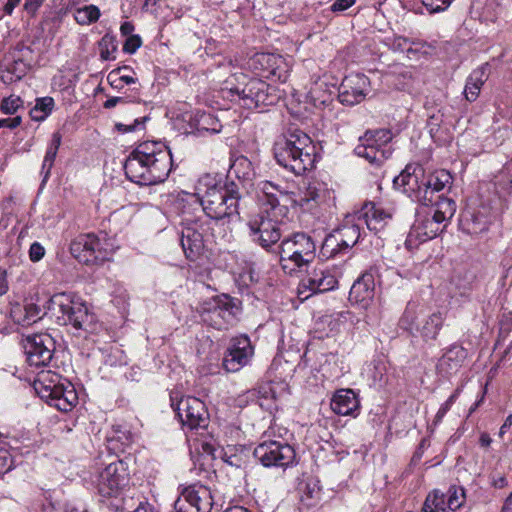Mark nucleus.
<instances>
[{"mask_svg": "<svg viewBox=\"0 0 512 512\" xmlns=\"http://www.w3.org/2000/svg\"><path fill=\"white\" fill-rule=\"evenodd\" d=\"M501 512H512V493L506 498Z\"/></svg>", "mask_w": 512, "mask_h": 512, "instance_id": "774afa93", "label": "nucleus"}, {"mask_svg": "<svg viewBox=\"0 0 512 512\" xmlns=\"http://www.w3.org/2000/svg\"><path fill=\"white\" fill-rule=\"evenodd\" d=\"M13 320L18 324L25 326L36 322L39 319V309L34 304H28L24 307L17 306L12 309Z\"/></svg>", "mask_w": 512, "mask_h": 512, "instance_id": "473e14b6", "label": "nucleus"}, {"mask_svg": "<svg viewBox=\"0 0 512 512\" xmlns=\"http://www.w3.org/2000/svg\"><path fill=\"white\" fill-rule=\"evenodd\" d=\"M253 355L254 348L248 336L234 337L223 358V367L227 372H238L250 363Z\"/></svg>", "mask_w": 512, "mask_h": 512, "instance_id": "4be33fe9", "label": "nucleus"}, {"mask_svg": "<svg viewBox=\"0 0 512 512\" xmlns=\"http://www.w3.org/2000/svg\"><path fill=\"white\" fill-rule=\"evenodd\" d=\"M126 99L124 97H120V96H117V97H111V98H108L103 106L104 108L106 109H111V108H114L117 104L119 103H126Z\"/></svg>", "mask_w": 512, "mask_h": 512, "instance_id": "052dcab7", "label": "nucleus"}, {"mask_svg": "<svg viewBox=\"0 0 512 512\" xmlns=\"http://www.w3.org/2000/svg\"><path fill=\"white\" fill-rule=\"evenodd\" d=\"M171 401V406L183 426L193 430L208 425L209 415L204 402L199 398L187 396L174 403L171 397Z\"/></svg>", "mask_w": 512, "mask_h": 512, "instance_id": "6ab92c4d", "label": "nucleus"}, {"mask_svg": "<svg viewBox=\"0 0 512 512\" xmlns=\"http://www.w3.org/2000/svg\"><path fill=\"white\" fill-rule=\"evenodd\" d=\"M385 372L386 368L383 363L378 362L374 364V373L372 377L375 385H381V383L384 381Z\"/></svg>", "mask_w": 512, "mask_h": 512, "instance_id": "6e6d98bb", "label": "nucleus"}, {"mask_svg": "<svg viewBox=\"0 0 512 512\" xmlns=\"http://www.w3.org/2000/svg\"><path fill=\"white\" fill-rule=\"evenodd\" d=\"M485 81L486 74L484 68L476 69L469 75L463 91L465 98L469 102H473L477 99Z\"/></svg>", "mask_w": 512, "mask_h": 512, "instance_id": "7c9ffc66", "label": "nucleus"}, {"mask_svg": "<svg viewBox=\"0 0 512 512\" xmlns=\"http://www.w3.org/2000/svg\"><path fill=\"white\" fill-rule=\"evenodd\" d=\"M449 411V409H447L445 406H443V404L440 406L439 410L437 411L436 415H435V418H434V421H433V424L436 426L438 424H440L443 420V418L445 417V415L447 414V412Z\"/></svg>", "mask_w": 512, "mask_h": 512, "instance_id": "e2e57ef3", "label": "nucleus"}, {"mask_svg": "<svg viewBox=\"0 0 512 512\" xmlns=\"http://www.w3.org/2000/svg\"><path fill=\"white\" fill-rule=\"evenodd\" d=\"M452 183L451 174L444 169L436 170L425 176V186H427V206L433 204L436 193L448 190Z\"/></svg>", "mask_w": 512, "mask_h": 512, "instance_id": "c756f323", "label": "nucleus"}, {"mask_svg": "<svg viewBox=\"0 0 512 512\" xmlns=\"http://www.w3.org/2000/svg\"><path fill=\"white\" fill-rule=\"evenodd\" d=\"M44 0H26L24 4L25 11L34 16L37 10L40 8Z\"/></svg>", "mask_w": 512, "mask_h": 512, "instance_id": "4d7b16f0", "label": "nucleus"}, {"mask_svg": "<svg viewBox=\"0 0 512 512\" xmlns=\"http://www.w3.org/2000/svg\"><path fill=\"white\" fill-rule=\"evenodd\" d=\"M447 505L449 510H458L465 502V491L462 487L451 486L447 493Z\"/></svg>", "mask_w": 512, "mask_h": 512, "instance_id": "a19ab883", "label": "nucleus"}, {"mask_svg": "<svg viewBox=\"0 0 512 512\" xmlns=\"http://www.w3.org/2000/svg\"><path fill=\"white\" fill-rule=\"evenodd\" d=\"M425 171L420 165L409 164L394 178V187L406 194L412 201L427 206V186H425Z\"/></svg>", "mask_w": 512, "mask_h": 512, "instance_id": "dca6fc26", "label": "nucleus"}, {"mask_svg": "<svg viewBox=\"0 0 512 512\" xmlns=\"http://www.w3.org/2000/svg\"><path fill=\"white\" fill-rule=\"evenodd\" d=\"M324 194V190L319 189L315 184H310L306 192L304 193V196L300 198L298 201L296 198V203H299L301 206L308 205L311 201L313 202H320L322 199V195Z\"/></svg>", "mask_w": 512, "mask_h": 512, "instance_id": "79ce46f5", "label": "nucleus"}, {"mask_svg": "<svg viewBox=\"0 0 512 512\" xmlns=\"http://www.w3.org/2000/svg\"><path fill=\"white\" fill-rule=\"evenodd\" d=\"M362 223L363 227L370 231L379 232L392 219V211L385 209L380 204L374 202H366L360 210L354 212Z\"/></svg>", "mask_w": 512, "mask_h": 512, "instance_id": "393cba45", "label": "nucleus"}, {"mask_svg": "<svg viewBox=\"0 0 512 512\" xmlns=\"http://www.w3.org/2000/svg\"><path fill=\"white\" fill-rule=\"evenodd\" d=\"M249 68L258 76L286 82L291 65L281 55L274 53H256L248 61Z\"/></svg>", "mask_w": 512, "mask_h": 512, "instance_id": "f3484780", "label": "nucleus"}, {"mask_svg": "<svg viewBox=\"0 0 512 512\" xmlns=\"http://www.w3.org/2000/svg\"><path fill=\"white\" fill-rule=\"evenodd\" d=\"M259 212L251 215L248 228L252 240L269 250L282 236L280 225L289 206L296 204L295 194L270 181L257 185Z\"/></svg>", "mask_w": 512, "mask_h": 512, "instance_id": "f257e3e1", "label": "nucleus"}, {"mask_svg": "<svg viewBox=\"0 0 512 512\" xmlns=\"http://www.w3.org/2000/svg\"><path fill=\"white\" fill-rule=\"evenodd\" d=\"M487 230V224L486 222L484 223H480L479 222V218L478 217H474L472 219V226L468 227L467 228V231L470 233V234H478V233H481L483 231Z\"/></svg>", "mask_w": 512, "mask_h": 512, "instance_id": "13d9d810", "label": "nucleus"}, {"mask_svg": "<svg viewBox=\"0 0 512 512\" xmlns=\"http://www.w3.org/2000/svg\"><path fill=\"white\" fill-rule=\"evenodd\" d=\"M14 465L13 457L4 444H0V476L7 473Z\"/></svg>", "mask_w": 512, "mask_h": 512, "instance_id": "49530a36", "label": "nucleus"}, {"mask_svg": "<svg viewBox=\"0 0 512 512\" xmlns=\"http://www.w3.org/2000/svg\"><path fill=\"white\" fill-rule=\"evenodd\" d=\"M100 47V56L103 60L108 61L111 59H114V56H112V53L116 51V46L113 42V39L108 37L107 35L104 36L101 41L99 42Z\"/></svg>", "mask_w": 512, "mask_h": 512, "instance_id": "de8ad7c7", "label": "nucleus"}, {"mask_svg": "<svg viewBox=\"0 0 512 512\" xmlns=\"http://www.w3.org/2000/svg\"><path fill=\"white\" fill-rule=\"evenodd\" d=\"M511 426H512V414L507 416L504 423L500 427V430L498 433L499 437L502 438Z\"/></svg>", "mask_w": 512, "mask_h": 512, "instance_id": "338daca9", "label": "nucleus"}, {"mask_svg": "<svg viewBox=\"0 0 512 512\" xmlns=\"http://www.w3.org/2000/svg\"><path fill=\"white\" fill-rule=\"evenodd\" d=\"M195 190L202 213L210 219L226 224L239 218L240 194L234 182L221 184L214 176L206 174L198 179Z\"/></svg>", "mask_w": 512, "mask_h": 512, "instance_id": "7ed1b4c3", "label": "nucleus"}, {"mask_svg": "<svg viewBox=\"0 0 512 512\" xmlns=\"http://www.w3.org/2000/svg\"><path fill=\"white\" fill-rule=\"evenodd\" d=\"M224 99L247 109H260L274 105L281 98L279 90L259 78H248L244 73L230 75L220 88Z\"/></svg>", "mask_w": 512, "mask_h": 512, "instance_id": "39448f33", "label": "nucleus"}, {"mask_svg": "<svg viewBox=\"0 0 512 512\" xmlns=\"http://www.w3.org/2000/svg\"><path fill=\"white\" fill-rule=\"evenodd\" d=\"M356 0H335L330 6L332 12H343L353 6Z\"/></svg>", "mask_w": 512, "mask_h": 512, "instance_id": "5fc2aeb1", "label": "nucleus"}, {"mask_svg": "<svg viewBox=\"0 0 512 512\" xmlns=\"http://www.w3.org/2000/svg\"><path fill=\"white\" fill-rule=\"evenodd\" d=\"M197 129L199 131L219 133L222 129V125L213 115L202 113L197 120Z\"/></svg>", "mask_w": 512, "mask_h": 512, "instance_id": "ea45409f", "label": "nucleus"}, {"mask_svg": "<svg viewBox=\"0 0 512 512\" xmlns=\"http://www.w3.org/2000/svg\"><path fill=\"white\" fill-rule=\"evenodd\" d=\"M423 512H449L446 495L439 490H433L425 499Z\"/></svg>", "mask_w": 512, "mask_h": 512, "instance_id": "72a5a7b5", "label": "nucleus"}, {"mask_svg": "<svg viewBox=\"0 0 512 512\" xmlns=\"http://www.w3.org/2000/svg\"><path fill=\"white\" fill-rule=\"evenodd\" d=\"M127 70H130L127 66L112 70L107 76L108 82H117V80H122L126 85L136 83L137 79L135 77L124 73Z\"/></svg>", "mask_w": 512, "mask_h": 512, "instance_id": "c03bdc74", "label": "nucleus"}, {"mask_svg": "<svg viewBox=\"0 0 512 512\" xmlns=\"http://www.w3.org/2000/svg\"><path fill=\"white\" fill-rule=\"evenodd\" d=\"M183 492L193 504L192 512H210L213 506V497L208 487L201 484H193L183 489Z\"/></svg>", "mask_w": 512, "mask_h": 512, "instance_id": "c85d7f7f", "label": "nucleus"}, {"mask_svg": "<svg viewBox=\"0 0 512 512\" xmlns=\"http://www.w3.org/2000/svg\"><path fill=\"white\" fill-rule=\"evenodd\" d=\"M38 396L61 412L71 411L78 403L74 385L51 371H41L34 381Z\"/></svg>", "mask_w": 512, "mask_h": 512, "instance_id": "1a4fd4ad", "label": "nucleus"}, {"mask_svg": "<svg viewBox=\"0 0 512 512\" xmlns=\"http://www.w3.org/2000/svg\"><path fill=\"white\" fill-rule=\"evenodd\" d=\"M455 211L456 204L452 199L438 196L435 207L416 214V219L405 241L406 247L413 249L420 243L437 237L444 230Z\"/></svg>", "mask_w": 512, "mask_h": 512, "instance_id": "0eeeda50", "label": "nucleus"}, {"mask_svg": "<svg viewBox=\"0 0 512 512\" xmlns=\"http://www.w3.org/2000/svg\"><path fill=\"white\" fill-rule=\"evenodd\" d=\"M374 293V277L370 273H364L353 283L349 292V300L362 308H367L374 298Z\"/></svg>", "mask_w": 512, "mask_h": 512, "instance_id": "a878e982", "label": "nucleus"}, {"mask_svg": "<svg viewBox=\"0 0 512 512\" xmlns=\"http://www.w3.org/2000/svg\"><path fill=\"white\" fill-rule=\"evenodd\" d=\"M369 91V78L364 74L351 73L343 79L338 98L342 104L353 106L362 102Z\"/></svg>", "mask_w": 512, "mask_h": 512, "instance_id": "5701e85b", "label": "nucleus"}, {"mask_svg": "<svg viewBox=\"0 0 512 512\" xmlns=\"http://www.w3.org/2000/svg\"><path fill=\"white\" fill-rule=\"evenodd\" d=\"M358 219L355 213L346 215L342 224L324 239L320 255L329 259L356 245L365 234Z\"/></svg>", "mask_w": 512, "mask_h": 512, "instance_id": "9b49d317", "label": "nucleus"}, {"mask_svg": "<svg viewBox=\"0 0 512 512\" xmlns=\"http://www.w3.org/2000/svg\"><path fill=\"white\" fill-rule=\"evenodd\" d=\"M276 162L295 175H302L314 167L316 146L303 131L295 129L279 138L274 144Z\"/></svg>", "mask_w": 512, "mask_h": 512, "instance_id": "423d86ee", "label": "nucleus"}, {"mask_svg": "<svg viewBox=\"0 0 512 512\" xmlns=\"http://www.w3.org/2000/svg\"><path fill=\"white\" fill-rule=\"evenodd\" d=\"M239 313L235 299L222 294L205 301L202 305V320L217 330L227 329Z\"/></svg>", "mask_w": 512, "mask_h": 512, "instance_id": "ddd939ff", "label": "nucleus"}, {"mask_svg": "<svg viewBox=\"0 0 512 512\" xmlns=\"http://www.w3.org/2000/svg\"><path fill=\"white\" fill-rule=\"evenodd\" d=\"M421 2L430 14H435L447 10L453 0H421Z\"/></svg>", "mask_w": 512, "mask_h": 512, "instance_id": "a18cd8bd", "label": "nucleus"}, {"mask_svg": "<svg viewBox=\"0 0 512 512\" xmlns=\"http://www.w3.org/2000/svg\"><path fill=\"white\" fill-rule=\"evenodd\" d=\"M173 166L169 147L161 141L139 143L124 163L126 177L139 185H156L164 182Z\"/></svg>", "mask_w": 512, "mask_h": 512, "instance_id": "f03ea898", "label": "nucleus"}, {"mask_svg": "<svg viewBox=\"0 0 512 512\" xmlns=\"http://www.w3.org/2000/svg\"><path fill=\"white\" fill-rule=\"evenodd\" d=\"M100 15V9L91 4L77 8L74 13V19L79 25H90L97 22Z\"/></svg>", "mask_w": 512, "mask_h": 512, "instance_id": "c9c22d12", "label": "nucleus"}, {"mask_svg": "<svg viewBox=\"0 0 512 512\" xmlns=\"http://www.w3.org/2000/svg\"><path fill=\"white\" fill-rule=\"evenodd\" d=\"M316 256V244L303 232L284 238L279 245L280 265L285 273L292 274L310 264Z\"/></svg>", "mask_w": 512, "mask_h": 512, "instance_id": "9d476101", "label": "nucleus"}, {"mask_svg": "<svg viewBox=\"0 0 512 512\" xmlns=\"http://www.w3.org/2000/svg\"><path fill=\"white\" fill-rule=\"evenodd\" d=\"M334 413L342 416H357L360 402L352 389H339L335 392L330 403Z\"/></svg>", "mask_w": 512, "mask_h": 512, "instance_id": "bb28decb", "label": "nucleus"}, {"mask_svg": "<svg viewBox=\"0 0 512 512\" xmlns=\"http://www.w3.org/2000/svg\"><path fill=\"white\" fill-rule=\"evenodd\" d=\"M21 124V117L16 116L13 118H5L0 119V128L7 127L9 129H14Z\"/></svg>", "mask_w": 512, "mask_h": 512, "instance_id": "bf43d9fd", "label": "nucleus"}, {"mask_svg": "<svg viewBox=\"0 0 512 512\" xmlns=\"http://www.w3.org/2000/svg\"><path fill=\"white\" fill-rule=\"evenodd\" d=\"M45 255V248L39 242H33L29 248V258L32 262L40 261Z\"/></svg>", "mask_w": 512, "mask_h": 512, "instance_id": "864d4df0", "label": "nucleus"}, {"mask_svg": "<svg viewBox=\"0 0 512 512\" xmlns=\"http://www.w3.org/2000/svg\"><path fill=\"white\" fill-rule=\"evenodd\" d=\"M496 185L506 192H512V157L495 177Z\"/></svg>", "mask_w": 512, "mask_h": 512, "instance_id": "4c0bfd02", "label": "nucleus"}, {"mask_svg": "<svg viewBox=\"0 0 512 512\" xmlns=\"http://www.w3.org/2000/svg\"><path fill=\"white\" fill-rule=\"evenodd\" d=\"M338 285L337 275L335 271L326 267H316L304 278L299 285V294L304 291H310V295L314 293H324L335 289Z\"/></svg>", "mask_w": 512, "mask_h": 512, "instance_id": "b1692460", "label": "nucleus"}, {"mask_svg": "<svg viewBox=\"0 0 512 512\" xmlns=\"http://www.w3.org/2000/svg\"><path fill=\"white\" fill-rule=\"evenodd\" d=\"M392 137L389 129L367 131L363 137H360L355 153L369 163L379 166L392 154L390 145Z\"/></svg>", "mask_w": 512, "mask_h": 512, "instance_id": "f8f14e48", "label": "nucleus"}, {"mask_svg": "<svg viewBox=\"0 0 512 512\" xmlns=\"http://www.w3.org/2000/svg\"><path fill=\"white\" fill-rule=\"evenodd\" d=\"M445 321V314L436 311L422 320L420 325L416 323V315L414 311L406 309L400 318L399 325L402 329L414 334L418 332L421 338L425 341L436 340Z\"/></svg>", "mask_w": 512, "mask_h": 512, "instance_id": "aec40b11", "label": "nucleus"}, {"mask_svg": "<svg viewBox=\"0 0 512 512\" xmlns=\"http://www.w3.org/2000/svg\"><path fill=\"white\" fill-rule=\"evenodd\" d=\"M134 31V25L131 22H124L120 26V32L123 36H131Z\"/></svg>", "mask_w": 512, "mask_h": 512, "instance_id": "0e129e2a", "label": "nucleus"}, {"mask_svg": "<svg viewBox=\"0 0 512 512\" xmlns=\"http://www.w3.org/2000/svg\"><path fill=\"white\" fill-rule=\"evenodd\" d=\"M467 350L460 345L453 344L446 349L439 359L437 369L440 373L451 375L458 371L467 358Z\"/></svg>", "mask_w": 512, "mask_h": 512, "instance_id": "cd10ccee", "label": "nucleus"}, {"mask_svg": "<svg viewBox=\"0 0 512 512\" xmlns=\"http://www.w3.org/2000/svg\"><path fill=\"white\" fill-rule=\"evenodd\" d=\"M254 457L265 467L286 468L293 464L295 451L292 446L281 441H264L254 449Z\"/></svg>", "mask_w": 512, "mask_h": 512, "instance_id": "a211bd4d", "label": "nucleus"}, {"mask_svg": "<svg viewBox=\"0 0 512 512\" xmlns=\"http://www.w3.org/2000/svg\"><path fill=\"white\" fill-rule=\"evenodd\" d=\"M142 40L139 35H131L127 37L123 50L126 53L133 54L137 51V49L141 46Z\"/></svg>", "mask_w": 512, "mask_h": 512, "instance_id": "3c124183", "label": "nucleus"}, {"mask_svg": "<svg viewBox=\"0 0 512 512\" xmlns=\"http://www.w3.org/2000/svg\"><path fill=\"white\" fill-rule=\"evenodd\" d=\"M69 249L76 260L86 265L103 262L109 254L106 237L95 233L77 235L71 241Z\"/></svg>", "mask_w": 512, "mask_h": 512, "instance_id": "4468645a", "label": "nucleus"}, {"mask_svg": "<svg viewBox=\"0 0 512 512\" xmlns=\"http://www.w3.org/2000/svg\"><path fill=\"white\" fill-rule=\"evenodd\" d=\"M229 174L238 179L250 180L254 175L253 165L247 157H237L230 165Z\"/></svg>", "mask_w": 512, "mask_h": 512, "instance_id": "f704fd0d", "label": "nucleus"}, {"mask_svg": "<svg viewBox=\"0 0 512 512\" xmlns=\"http://www.w3.org/2000/svg\"><path fill=\"white\" fill-rule=\"evenodd\" d=\"M240 281L245 285L257 283L259 281V274L252 267H248L240 274Z\"/></svg>", "mask_w": 512, "mask_h": 512, "instance_id": "603ef678", "label": "nucleus"}, {"mask_svg": "<svg viewBox=\"0 0 512 512\" xmlns=\"http://www.w3.org/2000/svg\"><path fill=\"white\" fill-rule=\"evenodd\" d=\"M108 440L119 443L120 447L125 448L132 443L133 435L127 426L116 425L112 427Z\"/></svg>", "mask_w": 512, "mask_h": 512, "instance_id": "e433bc0d", "label": "nucleus"}, {"mask_svg": "<svg viewBox=\"0 0 512 512\" xmlns=\"http://www.w3.org/2000/svg\"><path fill=\"white\" fill-rule=\"evenodd\" d=\"M61 141H62V135L59 132H54L48 147L58 150L61 145Z\"/></svg>", "mask_w": 512, "mask_h": 512, "instance_id": "680f3d73", "label": "nucleus"}, {"mask_svg": "<svg viewBox=\"0 0 512 512\" xmlns=\"http://www.w3.org/2000/svg\"><path fill=\"white\" fill-rule=\"evenodd\" d=\"M54 100L51 97L38 99L34 109L32 110V118L38 121L44 120L52 112Z\"/></svg>", "mask_w": 512, "mask_h": 512, "instance_id": "58836bf2", "label": "nucleus"}, {"mask_svg": "<svg viewBox=\"0 0 512 512\" xmlns=\"http://www.w3.org/2000/svg\"><path fill=\"white\" fill-rule=\"evenodd\" d=\"M26 360L30 366H47L55 351V340L48 333H37L27 336L24 341Z\"/></svg>", "mask_w": 512, "mask_h": 512, "instance_id": "412c9836", "label": "nucleus"}, {"mask_svg": "<svg viewBox=\"0 0 512 512\" xmlns=\"http://www.w3.org/2000/svg\"><path fill=\"white\" fill-rule=\"evenodd\" d=\"M22 100L20 97L10 96L3 99L0 109L4 114H14L19 107L22 106Z\"/></svg>", "mask_w": 512, "mask_h": 512, "instance_id": "8fccbe9b", "label": "nucleus"}, {"mask_svg": "<svg viewBox=\"0 0 512 512\" xmlns=\"http://www.w3.org/2000/svg\"><path fill=\"white\" fill-rule=\"evenodd\" d=\"M322 86L323 83H315L309 91L310 98L314 101L315 105L317 103L326 104L328 101H330V94L326 91H320Z\"/></svg>", "mask_w": 512, "mask_h": 512, "instance_id": "09e8293b", "label": "nucleus"}, {"mask_svg": "<svg viewBox=\"0 0 512 512\" xmlns=\"http://www.w3.org/2000/svg\"><path fill=\"white\" fill-rule=\"evenodd\" d=\"M129 512H156L154 507L147 502H140L137 508Z\"/></svg>", "mask_w": 512, "mask_h": 512, "instance_id": "69168bd1", "label": "nucleus"}, {"mask_svg": "<svg viewBox=\"0 0 512 512\" xmlns=\"http://www.w3.org/2000/svg\"><path fill=\"white\" fill-rule=\"evenodd\" d=\"M4 67L1 79L6 84L20 80L29 69V65L22 59H13L11 62L5 63Z\"/></svg>", "mask_w": 512, "mask_h": 512, "instance_id": "2f4dec72", "label": "nucleus"}, {"mask_svg": "<svg viewBox=\"0 0 512 512\" xmlns=\"http://www.w3.org/2000/svg\"><path fill=\"white\" fill-rule=\"evenodd\" d=\"M330 319L329 325L331 326V330L337 329L346 323H355L353 313L348 310L333 313Z\"/></svg>", "mask_w": 512, "mask_h": 512, "instance_id": "37998d69", "label": "nucleus"}, {"mask_svg": "<svg viewBox=\"0 0 512 512\" xmlns=\"http://www.w3.org/2000/svg\"><path fill=\"white\" fill-rule=\"evenodd\" d=\"M129 483L126 464L122 460L108 464L96 477L95 485L103 498H118Z\"/></svg>", "mask_w": 512, "mask_h": 512, "instance_id": "2eb2a0df", "label": "nucleus"}, {"mask_svg": "<svg viewBox=\"0 0 512 512\" xmlns=\"http://www.w3.org/2000/svg\"><path fill=\"white\" fill-rule=\"evenodd\" d=\"M169 212L180 218L182 226L180 243L187 259L194 261L204 248L203 225L200 223L202 208L200 197L195 193L185 191L174 196L169 204Z\"/></svg>", "mask_w": 512, "mask_h": 512, "instance_id": "20e7f679", "label": "nucleus"}, {"mask_svg": "<svg viewBox=\"0 0 512 512\" xmlns=\"http://www.w3.org/2000/svg\"><path fill=\"white\" fill-rule=\"evenodd\" d=\"M47 314L59 325H71L75 330L93 332L96 317L86 303L73 293L61 292L50 297L46 304Z\"/></svg>", "mask_w": 512, "mask_h": 512, "instance_id": "6e6552de", "label": "nucleus"}]
</instances>
